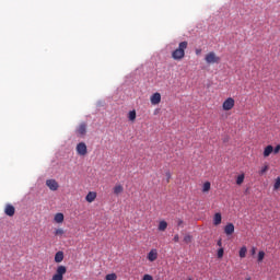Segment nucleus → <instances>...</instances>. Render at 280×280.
Masks as SVG:
<instances>
[{
  "label": "nucleus",
  "mask_w": 280,
  "mask_h": 280,
  "mask_svg": "<svg viewBox=\"0 0 280 280\" xmlns=\"http://www.w3.org/2000/svg\"><path fill=\"white\" fill-rule=\"evenodd\" d=\"M188 45L187 42L179 43L178 48L172 52L173 60H183L185 58V49H187Z\"/></svg>",
  "instance_id": "f257e3e1"
},
{
  "label": "nucleus",
  "mask_w": 280,
  "mask_h": 280,
  "mask_svg": "<svg viewBox=\"0 0 280 280\" xmlns=\"http://www.w3.org/2000/svg\"><path fill=\"white\" fill-rule=\"evenodd\" d=\"M205 60L207 65H220V57L214 51H210L206 55Z\"/></svg>",
  "instance_id": "f03ea898"
},
{
  "label": "nucleus",
  "mask_w": 280,
  "mask_h": 280,
  "mask_svg": "<svg viewBox=\"0 0 280 280\" xmlns=\"http://www.w3.org/2000/svg\"><path fill=\"white\" fill-rule=\"evenodd\" d=\"M65 275H67V267L66 266H58L56 273L52 276L51 280H63Z\"/></svg>",
  "instance_id": "7ed1b4c3"
},
{
  "label": "nucleus",
  "mask_w": 280,
  "mask_h": 280,
  "mask_svg": "<svg viewBox=\"0 0 280 280\" xmlns=\"http://www.w3.org/2000/svg\"><path fill=\"white\" fill-rule=\"evenodd\" d=\"M234 106L235 100L233 97H228L222 104L223 110H233Z\"/></svg>",
  "instance_id": "20e7f679"
},
{
  "label": "nucleus",
  "mask_w": 280,
  "mask_h": 280,
  "mask_svg": "<svg viewBox=\"0 0 280 280\" xmlns=\"http://www.w3.org/2000/svg\"><path fill=\"white\" fill-rule=\"evenodd\" d=\"M77 153L79 154V156H86V154L89 153L86 143H84V142L78 143L77 144Z\"/></svg>",
  "instance_id": "39448f33"
},
{
  "label": "nucleus",
  "mask_w": 280,
  "mask_h": 280,
  "mask_svg": "<svg viewBox=\"0 0 280 280\" xmlns=\"http://www.w3.org/2000/svg\"><path fill=\"white\" fill-rule=\"evenodd\" d=\"M77 137H85L86 136V122H81L75 129Z\"/></svg>",
  "instance_id": "423d86ee"
},
{
  "label": "nucleus",
  "mask_w": 280,
  "mask_h": 280,
  "mask_svg": "<svg viewBox=\"0 0 280 280\" xmlns=\"http://www.w3.org/2000/svg\"><path fill=\"white\" fill-rule=\"evenodd\" d=\"M46 185L50 189V191H58V188L60 187L58 185V182H56V179L46 180Z\"/></svg>",
  "instance_id": "0eeeda50"
},
{
  "label": "nucleus",
  "mask_w": 280,
  "mask_h": 280,
  "mask_svg": "<svg viewBox=\"0 0 280 280\" xmlns=\"http://www.w3.org/2000/svg\"><path fill=\"white\" fill-rule=\"evenodd\" d=\"M4 213L5 215H9V218L14 217V213H16V209L14 208V206L8 203L4 208Z\"/></svg>",
  "instance_id": "6e6552de"
},
{
  "label": "nucleus",
  "mask_w": 280,
  "mask_h": 280,
  "mask_svg": "<svg viewBox=\"0 0 280 280\" xmlns=\"http://www.w3.org/2000/svg\"><path fill=\"white\" fill-rule=\"evenodd\" d=\"M150 102L153 106H156V104H161V93L155 92L151 95Z\"/></svg>",
  "instance_id": "1a4fd4ad"
},
{
  "label": "nucleus",
  "mask_w": 280,
  "mask_h": 280,
  "mask_svg": "<svg viewBox=\"0 0 280 280\" xmlns=\"http://www.w3.org/2000/svg\"><path fill=\"white\" fill-rule=\"evenodd\" d=\"M149 261H156L159 259V252L156 249H151L147 256Z\"/></svg>",
  "instance_id": "9d476101"
},
{
  "label": "nucleus",
  "mask_w": 280,
  "mask_h": 280,
  "mask_svg": "<svg viewBox=\"0 0 280 280\" xmlns=\"http://www.w3.org/2000/svg\"><path fill=\"white\" fill-rule=\"evenodd\" d=\"M224 233L225 235H233V233H235V225H233V223H228L224 226Z\"/></svg>",
  "instance_id": "9b49d317"
},
{
  "label": "nucleus",
  "mask_w": 280,
  "mask_h": 280,
  "mask_svg": "<svg viewBox=\"0 0 280 280\" xmlns=\"http://www.w3.org/2000/svg\"><path fill=\"white\" fill-rule=\"evenodd\" d=\"M113 191L115 196H119L120 194H124V186L121 184H116L113 188Z\"/></svg>",
  "instance_id": "f8f14e48"
},
{
  "label": "nucleus",
  "mask_w": 280,
  "mask_h": 280,
  "mask_svg": "<svg viewBox=\"0 0 280 280\" xmlns=\"http://www.w3.org/2000/svg\"><path fill=\"white\" fill-rule=\"evenodd\" d=\"M95 198H97V192L95 191H90L86 197L85 200L86 202H95Z\"/></svg>",
  "instance_id": "ddd939ff"
},
{
  "label": "nucleus",
  "mask_w": 280,
  "mask_h": 280,
  "mask_svg": "<svg viewBox=\"0 0 280 280\" xmlns=\"http://www.w3.org/2000/svg\"><path fill=\"white\" fill-rule=\"evenodd\" d=\"M273 150H275V148L272 147V145H267L266 148H265V150H264V153H262V155H264V158L265 159H268V156H270L271 155V153L273 152Z\"/></svg>",
  "instance_id": "4468645a"
},
{
  "label": "nucleus",
  "mask_w": 280,
  "mask_h": 280,
  "mask_svg": "<svg viewBox=\"0 0 280 280\" xmlns=\"http://www.w3.org/2000/svg\"><path fill=\"white\" fill-rule=\"evenodd\" d=\"M213 224H214V226H219V224H222V214L220 212H217L214 214Z\"/></svg>",
  "instance_id": "2eb2a0df"
},
{
  "label": "nucleus",
  "mask_w": 280,
  "mask_h": 280,
  "mask_svg": "<svg viewBox=\"0 0 280 280\" xmlns=\"http://www.w3.org/2000/svg\"><path fill=\"white\" fill-rule=\"evenodd\" d=\"M63 259H65V253L57 252L56 255H55L56 264H61V261H63Z\"/></svg>",
  "instance_id": "dca6fc26"
},
{
  "label": "nucleus",
  "mask_w": 280,
  "mask_h": 280,
  "mask_svg": "<svg viewBox=\"0 0 280 280\" xmlns=\"http://www.w3.org/2000/svg\"><path fill=\"white\" fill-rule=\"evenodd\" d=\"M55 222H57V224H62L65 222V214L60 212L55 214Z\"/></svg>",
  "instance_id": "f3484780"
},
{
  "label": "nucleus",
  "mask_w": 280,
  "mask_h": 280,
  "mask_svg": "<svg viewBox=\"0 0 280 280\" xmlns=\"http://www.w3.org/2000/svg\"><path fill=\"white\" fill-rule=\"evenodd\" d=\"M167 230V223L166 221H160L159 226H158V231H166Z\"/></svg>",
  "instance_id": "a211bd4d"
},
{
  "label": "nucleus",
  "mask_w": 280,
  "mask_h": 280,
  "mask_svg": "<svg viewBox=\"0 0 280 280\" xmlns=\"http://www.w3.org/2000/svg\"><path fill=\"white\" fill-rule=\"evenodd\" d=\"M246 253H248V248H246V246L241 247L238 252L241 259H244V257H246Z\"/></svg>",
  "instance_id": "6ab92c4d"
},
{
  "label": "nucleus",
  "mask_w": 280,
  "mask_h": 280,
  "mask_svg": "<svg viewBox=\"0 0 280 280\" xmlns=\"http://www.w3.org/2000/svg\"><path fill=\"white\" fill-rule=\"evenodd\" d=\"M128 119L129 121H135V119H137V112L135 109L129 112Z\"/></svg>",
  "instance_id": "aec40b11"
},
{
  "label": "nucleus",
  "mask_w": 280,
  "mask_h": 280,
  "mask_svg": "<svg viewBox=\"0 0 280 280\" xmlns=\"http://www.w3.org/2000/svg\"><path fill=\"white\" fill-rule=\"evenodd\" d=\"M211 190V183L210 182H206L202 186V192L207 194V191Z\"/></svg>",
  "instance_id": "412c9836"
},
{
  "label": "nucleus",
  "mask_w": 280,
  "mask_h": 280,
  "mask_svg": "<svg viewBox=\"0 0 280 280\" xmlns=\"http://www.w3.org/2000/svg\"><path fill=\"white\" fill-rule=\"evenodd\" d=\"M184 242L185 244H191L194 242V236H191V234H186L184 236Z\"/></svg>",
  "instance_id": "4be33fe9"
},
{
  "label": "nucleus",
  "mask_w": 280,
  "mask_h": 280,
  "mask_svg": "<svg viewBox=\"0 0 280 280\" xmlns=\"http://www.w3.org/2000/svg\"><path fill=\"white\" fill-rule=\"evenodd\" d=\"M244 178H246V175H244V173H242L241 175H238L236 177V185H242L244 183Z\"/></svg>",
  "instance_id": "5701e85b"
},
{
  "label": "nucleus",
  "mask_w": 280,
  "mask_h": 280,
  "mask_svg": "<svg viewBox=\"0 0 280 280\" xmlns=\"http://www.w3.org/2000/svg\"><path fill=\"white\" fill-rule=\"evenodd\" d=\"M54 233L56 237H62V235H65V230L56 229Z\"/></svg>",
  "instance_id": "b1692460"
},
{
  "label": "nucleus",
  "mask_w": 280,
  "mask_h": 280,
  "mask_svg": "<svg viewBox=\"0 0 280 280\" xmlns=\"http://www.w3.org/2000/svg\"><path fill=\"white\" fill-rule=\"evenodd\" d=\"M273 189H275V191L280 189V177L276 178V182L273 184Z\"/></svg>",
  "instance_id": "393cba45"
},
{
  "label": "nucleus",
  "mask_w": 280,
  "mask_h": 280,
  "mask_svg": "<svg viewBox=\"0 0 280 280\" xmlns=\"http://www.w3.org/2000/svg\"><path fill=\"white\" fill-rule=\"evenodd\" d=\"M105 280H117V275L116 273H108L105 277Z\"/></svg>",
  "instance_id": "a878e982"
},
{
  "label": "nucleus",
  "mask_w": 280,
  "mask_h": 280,
  "mask_svg": "<svg viewBox=\"0 0 280 280\" xmlns=\"http://www.w3.org/2000/svg\"><path fill=\"white\" fill-rule=\"evenodd\" d=\"M217 255H218V258H219V259H222V258L224 257V248H222V247L219 248Z\"/></svg>",
  "instance_id": "bb28decb"
},
{
  "label": "nucleus",
  "mask_w": 280,
  "mask_h": 280,
  "mask_svg": "<svg viewBox=\"0 0 280 280\" xmlns=\"http://www.w3.org/2000/svg\"><path fill=\"white\" fill-rule=\"evenodd\" d=\"M266 257V253H264V252H259L258 253V261L259 262H261V261H264V258Z\"/></svg>",
  "instance_id": "cd10ccee"
},
{
  "label": "nucleus",
  "mask_w": 280,
  "mask_h": 280,
  "mask_svg": "<svg viewBox=\"0 0 280 280\" xmlns=\"http://www.w3.org/2000/svg\"><path fill=\"white\" fill-rule=\"evenodd\" d=\"M266 172H268V165H265L261 167V170L259 171V175L264 176V174H266Z\"/></svg>",
  "instance_id": "c85d7f7f"
},
{
  "label": "nucleus",
  "mask_w": 280,
  "mask_h": 280,
  "mask_svg": "<svg viewBox=\"0 0 280 280\" xmlns=\"http://www.w3.org/2000/svg\"><path fill=\"white\" fill-rule=\"evenodd\" d=\"M173 241L175 242V244H178L180 242V236L178 234H175Z\"/></svg>",
  "instance_id": "c756f323"
},
{
  "label": "nucleus",
  "mask_w": 280,
  "mask_h": 280,
  "mask_svg": "<svg viewBox=\"0 0 280 280\" xmlns=\"http://www.w3.org/2000/svg\"><path fill=\"white\" fill-rule=\"evenodd\" d=\"M172 180V173L166 172V183H170Z\"/></svg>",
  "instance_id": "7c9ffc66"
},
{
  "label": "nucleus",
  "mask_w": 280,
  "mask_h": 280,
  "mask_svg": "<svg viewBox=\"0 0 280 280\" xmlns=\"http://www.w3.org/2000/svg\"><path fill=\"white\" fill-rule=\"evenodd\" d=\"M279 152H280V144L276 145V148L273 149L275 154H279Z\"/></svg>",
  "instance_id": "2f4dec72"
},
{
  "label": "nucleus",
  "mask_w": 280,
  "mask_h": 280,
  "mask_svg": "<svg viewBox=\"0 0 280 280\" xmlns=\"http://www.w3.org/2000/svg\"><path fill=\"white\" fill-rule=\"evenodd\" d=\"M184 224H185V223H184L183 219H178V220H177V226H182V228H183Z\"/></svg>",
  "instance_id": "473e14b6"
},
{
  "label": "nucleus",
  "mask_w": 280,
  "mask_h": 280,
  "mask_svg": "<svg viewBox=\"0 0 280 280\" xmlns=\"http://www.w3.org/2000/svg\"><path fill=\"white\" fill-rule=\"evenodd\" d=\"M142 280H153V278L150 275H144Z\"/></svg>",
  "instance_id": "72a5a7b5"
},
{
  "label": "nucleus",
  "mask_w": 280,
  "mask_h": 280,
  "mask_svg": "<svg viewBox=\"0 0 280 280\" xmlns=\"http://www.w3.org/2000/svg\"><path fill=\"white\" fill-rule=\"evenodd\" d=\"M196 56H200L202 54V49H196Z\"/></svg>",
  "instance_id": "f704fd0d"
},
{
  "label": "nucleus",
  "mask_w": 280,
  "mask_h": 280,
  "mask_svg": "<svg viewBox=\"0 0 280 280\" xmlns=\"http://www.w3.org/2000/svg\"><path fill=\"white\" fill-rule=\"evenodd\" d=\"M218 246L222 247V240H219L217 243Z\"/></svg>",
  "instance_id": "c9c22d12"
},
{
  "label": "nucleus",
  "mask_w": 280,
  "mask_h": 280,
  "mask_svg": "<svg viewBox=\"0 0 280 280\" xmlns=\"http://www.w3.org/2000/svg\"><path fill=\"white\" fill-rule=\"evenodd\" d=\"M250 253H252V255H255V253H256L255 247L252 248Z\"/></svg>",
  "instance_id": "e433bc0d"
},
{
  "label": "nucleus",
  "mask_w": 280,
  "mask_h": 280,
  "mask_svg": "<svg viewBox=\"0 0 280 280\" xmlns=\"http://www.w3.org/2000/svg\"><path fill=\"white\" fill-rule=\"evenodd\" d=\"M246 280H250V278H246Z\"/></svg>",
  "instance_id": "4c0bfd02"
}]
</instances>
